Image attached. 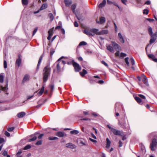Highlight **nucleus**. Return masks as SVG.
<instances>
[{"instance_id": "774afa93", "label": "nucleus", "mask_w": 157, "mask_h": 157, "mask_svg": "<svg viewBox=\"0 0 157 157\" xmlns=\"http://www.w3.org/2000/svg\"><path fill=\"white\" fill-rule=\"evenodd\" d=\"M4 141V140L3 138H0V144L2 143Z\"/></svg>"}, {"instance_id": "4d7b16f0", "label": "nucleus", "mask_w": 157, "mask_h": 157, "mask_svg": "<svg viewBox=\"0 0 157 157\" xmlns=\"http://www.w3.org/2000/svg\"><path fill=\"white\" fill-rule=\"evenodd\" d=\"M37 30V28H35L34 29V30L33 31V36L36 33V32Z\"/></svg>"}, {"instance_id": "6ab92c4d", "label": "nucleus", "mask_w": 157, "mask_h": 157, "mask_svg": "<svg viewBox=\"0 0 157 157\" xmlns=\"http://www.w3.org/2000/svg\"><path fill=\"white\" fill-rule=\"evenodd\" d=\"M29 75L27 74L25 75L23 79V82H24L28 81L29 80Z\"/></svg>"}, {"instance_id": "aec40b11", "label": "nucleus", "mask_w": 157, "mask_h": 157, "mask_svg": "<svg viewBox=\"0 0 157 157\" xmlns=\"http://www.w3.org/2000/svg\"><path fill=\"white\" fill-rule=\"evenodd\" d=\"M106 3V1L105 0H103L102 2L100 3L98 6V7L100 8H102L105 6Z\"/></svg>"}, {"instance_id": "37998d69", "label": "nucleus", "mask_w": 157, "mask_h": 157, "mask_svg": "<svg viewBox=\"0 0 157 157\" xmlns=\"http://www.w3.org/2000/svg\"><path fill=\"white\" fill-rule=\"evenodd\" d=\"M148 56L149 58L152 59L153 60L155 57V56L153 54L148 55Z\"/></svg>"}, {"instance_id": "0e129e2a", "label": "nucleus", "mask_w": 157, "mask_h": 157, "mask_svg": "<svg viewBox=\"0 0 157 157\" xmlns=\"http://www.w3.org/2000/svg\"><path fill=\"white\" fill-rule=\"evenodd\" d=\"M155 40H156L151 38L150 40V44H152V43L155 42Z\"/></svg>"}, {"instance_id": "69168bd1", "label": "nucleus", "mask_w": 157, "mask_h": 157, "mask_svg": "<svg viewBox=\"0 0 157 157\" xmlns=\"http://www.w3.org/2000/svg\"><path fill=\"white\" fill-rule=\"evenodd\" d=\"M119 147H121L122 146V142L120 140L119 141Z\"/></svg>"}, {"instance_id": "6e6d98bb", "label": "nucleus", "mask_w": 157, "mask_h": 157, "mask_svg": "<svg viewBox=\"0 0 157 157\" xmlns=\"http://www.w3.org/2000/svg\"><path fill=\"white\" fill-rule=\"evenodd\" d=\"M138 96L142 99H145V97L142 94H139Z\"/></svg>"}, {"instance_id": "cd10ccee", "label": "nucleus", "mask_w": 157, "mask_h": 157, "mask_svg": "<svg viewBox=\"0 0 157 157\" xmlns=\"http://www.w3.org/2000/svg\"><path fill=\"white\" fill-rule=\"evenodd\" d=\"M76 6L75 4H73L71 6V10L73 11V12L76 14V13L75 12V9L76 8Z\"/></svg>"}, {"instance_id": "8fccbe9b", "label": "nucleus", "mask_w": 157, "mask_h": 157, "mask_svg": "<svg viewBox=\"0 0 157 157\" xmlns=\"http://www.w3.org/2000/svg\"><path fill=\"white\" fill-rule=\"evenodd\" d=\"M130 61L132 65H134L135 64V61L132 58L130 59Z\"/></svg>"}, {"instance_id": "de8ad7c7", "label": "nucleus", "mask_w": 157, "mask_h": 157, "mask_svg": "<svg viewBox=\"0 0 157 157\" xmlns=\"http://www.w3.org/2000/svg\"><path fill=\"white\" fill-rule=\"evenodd\" d=\"M55 51L54 49H52L50 50V56H52V55L53 54Z\"/></svg>"}, {"instance_id": "b1692460", "label": "nucleus", "mask_w": 157, "mask_h": 157, "mask_svg": "<svg viewBox=\"0 0 157 157\" xmlns=\"http://www.w3.org/2000/svg\"><path fill=\"white\" fill-rule=\"evenodd\" d=\"M106 140L107 142V144L106 145V147L107 148H108L110 146L111 142L109 139L108 138H107L106 139Z\"/></svg>"}, {"instance_id": "5701e85b", "label": "nucleus", "mask_w": 157, "mask_h": 157, "mask_svg": "<svg viewBox=\"0 0 157 157\" xmlns=\"http://www.w3.org/2000/svg\"><path fill=\"white\" fill-rule=\"evenodd\" d=\"M48 7L47 4L46 3L43 4L40 8V10H42Z\"/></svg>"}, {"instance_id": "c9c22d12", "label": "nucleus", "mask_w": 157, "mask_h": 157, "mask_svg": "<svg viewBox=\"0 0 157 157\" xmlns=\"http://www.w3.org/2000/svg\"><path fill=\"white\" fill-rule=\"evenodd\" d=\"M22 2L23 5H26L28 4V0H22Z\"/></svg>"}, {"instance_id": "5fc2aeb1", "label": "nucleus", "mask_w": 157, "mask_h": 157, "mask_svg": "<svg viewBox=\"0 0 157 157\" xmlns=\"http://www.w3.org/2000/svg\"><path fill=\"white\" fill-rule=\"evenodd\" d=\"M83 32L84 33H85L87 35H88V30L85 29L83 30Z\"/></svg>"}, {"instance_id": "9d476101", "label": "nucleus", "mask_w": 157, "mask_h": 157, "mask_svg": "<svg viewBox=\"0 0 157 157\" xmlns=\"http://www.w3.org/2000/svg\"><path fill=\"white\" fill-rule=\"evenodd\" d=\"M56 135L59 137L66 136L67 134L64 132L59 131L56 133Z\"/></svg>"}, {"instance_id": "c756f323", "label": "nucleus", "mask_w": 157, "mask_h": 157, "mask_svg": "<svg viewBox=\"0 0 157 157\" xmlns=\"http://www.w3.org/2000/svg\"><path fill=\"white\" fill-rule=\"evenodd\" d=\"M44 86H42V88L40 90L38 93V94H39L40 95H41L43 93H44Z\"/></svg>"}, {"instance_id": "f3484780", "label": "nucleus", "mask_w": 157, "mask_h": 157, "mask_svg": "<svg viewBox=\"0 0 157 157\" xmlns=\"http://www.w3.org/2000/svg\"><path fill=\"white\" fill-rule=\"evenodd\" d=\"M21 59L20 56H18V58L16 60V64L17 65L18 67H19L21 63Z\"/></svg>"}, {"instance_id": "bb28decb", "label": "nucleus", "mask_w": 157, "mask_h": 157, "mask_svg": "<svg viewBox=\"0 0 157 157\" xmlns=\"http://www.w3.org/2000/svg\"><path fill=\"white\" fill-rule=\"evenodd\" d=\"M87 44V43L86 42L84 41H82L79 43V45L77 47V48H78L79 46H81L85 45Z\"/></svg>"}, {"instance_id": "f257e3e1", "label": "nucleus", "mask_w": 157, "mask_h": 157, "mask_svg": "<svg viewBox=\"0 0 157 157\" xmlns=\"http://www.w3.org/2000/svg\"><path fill=\"white\" fill-rule=\"evenodd\" d=\"M43 74V79L44 82H46L48 79V77L50 75L51 72V68L49 66L45 67L44 69Z\"/></svg>"}, {"instance_id": "ddd939ff", "label": "nucleus", "mask_w": 157, "mask_h": 157, "mask_svg": "<svg viewBox=\"0 0 157 157\" xmlns=\"http://www.w3.org/2000/svg\"><path fill=\"white\" fill-rule=\"evenodd\" d=\"M118 37L119 41L122 43H124V39L120 33H119L118 34Z\"/></svg>"}, {"instance_id": "dca6fc26", "label": "nucleus", "mask_w": 157, "mask_h": 157, "mask_svg": "<svg viewBox=\"0 0 157 157\" xmlns=\"http://www.w3.org/2000/svg\"><path fill=\"white\" fill-rule=\"evenodd\" d=\"M43 55H42L40 57L39 61L38 62V63L37 64V66L36 67V70L37 71L39 69V66L40 65V64L41 63V61L42 60L43 57Z\"/></svg>"}, {"instance_id": "412c9836", "label": "nucleus", "mask_w": 157, "mask_h": 157, "mask_svg": "<svg viewBox=\"0 0 157 157\" xmlns=\"http://www.w3.org/2000/svg\"><path fill=\"white\" fill-rule=\"evenodd\" d=\"M105 17H101L100 18V21H97V22L98 23H100V24H102L103 23L105 22Z\"/></svg>"}, {"instance_id": "f8f14e48", "label": "nucleus", "mask_w": 157, "mask_h": 157, "mask_svg": "<svg viewBox=\"0 0 157 157\" xmlns=\"http://www.w3.org/2000/svg\"><path fill=\"white\" fill-rule=\"evenodd\" d=\"M106 46L107 49L110 52L112 53H113L114 52V47L112 45V46L110 45L106 44Z\"/></svg>"}, {"instance_id": "4be33fe9", "label": "nucleus", "mask_w": 157, "mask_h": 157, "mask_svg": "<svg viewBox=\"0 0 157 157\" xmlns=\"http://www.w3.org/2000/svg\"><path fill=\"white\" fill-rule=\"evenodd\" d=\"M22 149H20L16 154V157H22V156L21 155L22 153Z\"/></svg>"}, {"instance_id": "a18cd8bd", "label": "nucleus", "mask_w": 157, "mask_h": 157, "mask_svg": "<svg viewBox=\"0 0 157 157\" xmlns=\"http://www.w3.org/2000/svg\"><path fill=\"white\" fill-rule=\"evenodd\" d=\"M14 127L8 128L7 129V130L9 132H12L14 129Z\"/></svg>"}, {"instance_id": "9b49d317", "label": "nucleus", "mask_w": 157, "mask_h": 157, "mask_svg": "<svg viewBox=\"0 0 157 157\" xmlns=\"http://www.w3.org/2000/svg\"><path fill=\"white\" fill-rule=\"evenodd\" d=\"M66 147H67L71 149H74L76 147V146L72 143H69L66 144Z\"/></svg>"}, {"instance_id": "6e6552de", "label": "nucleus", "mask_w": 157, "mask_h": 157, "mask_svg": "<svg viewBox=\"0 0 157 157\" xmlns=\"http://www.w3.org/2000/svg\"><path fill=\"white\" fill-rule=\"evenodd\" d=\"M111 131L116 135L121 136L123 134V132L120 130H118L114 128H112Z\"/></svg>"}, {"instance_id": "c85d7f7f", "label": "nucleus", "mask_w": 157, "mask_h": 157, "mask_svg": "<svg viewBox=\"0 0 157 157\" xmlns=\"http://www.w3.org/2000/svg\"><path fill=\"white\" fill-rule=\"evenodd\" d=\"M48 16L51 19L50 21H52L54 19V16L53 14L52 13H49L48 14Z\"/></svg>"}, {"instance_id": "7c9ffc66", "label": "nucleus", "mask_w": 157, "mask_h": 157, "mask_svg": "<svg viewBox=\"0 0 157 157\" xmlns=\"http://www.w3.org/2000/svg\"><path fill=\"white\" fill-rule=\"evenodd\" d=\"M148 30L149 33L150 35H151L152 34V29L151 27L148 26Z\"/></svg>"}, {"instance_id": "864d4df0", "label": "nucleus", "mask_w": 157, "mask_h": 157, "mask_svg": "<svg viewBox=\"0 0 157 157\" xmlns=\"http://www.w3.org/2000/svg\"><path fill=\"white\" fill-rule=\"evenodd\" d=\"M5 134L7 137H9L10 136V133L6 131L5 132Z\"/></svg>"}, {"instance_id": "2f4dec72", "label": "nucleus", "mask_w": 157, "mask_h": 157, "mask_svg": "<svg viewBox=\"0 0 157 157\" xmlns=\"http://www.w3.org/2000/svg\"><path fill=\"white\" fill-rule=\"evenodd\" d=\"M135 99L136 101L139 104H140L142 101L141 100L140 98L138 97H136L135 98Z\"/></svg>"}, {"instance_id": "20e7f679", "label": "nucleus", "mask_w": 157, "mask_h": 157, "mask_svg": "<svg viewBox=\"0 0 157 157\" xmlns=\"http://www.w3.org/2000/svg\"><path fill=\"white\" fill-rule=\"evenodd\" d=\"M157 146V140L155 139H154L152 140V142L150 144V147L151 150L152 151H154Z\"/></svg>"}, {"instance_id": "4c0bfd02", "label": "nucleus", "mask_w": 157, "mask_h": 157, "mask_svg": "<svg viewBox=\"0 0 157 157\" xmlns=\"http://www.w3.org/2000/svg\"><path fill=\"white\" fill-rule=\"evenodd\" d=\"M129 59V58L128 57H126L125 59V61L127 64V67H128L129 66V63L128 62V60Z\"/></svg>"}, {"instance_id": "4468645a", "label": "nucleus", "mask_w": 157, "mask_h": 157, "mask_svg": "<svg viewBox=\"0 0 157 157\" xmlns=\"http://www.w3.org/2000/svg\"><path fill=\"white\" fill-rule=\"evenodd\" d=\"M63 2L67 7H69L72 3L71 0H64Z\"/></svg>"}, {"instance_id": "338daca9", "label": "nucleus", "mask_w": 157, "mask_h": 157, "mask_svg": "<svg viewBox=\"0 0 157 157\" xmlns=\"http://www.w3.org/2000/svg\"><path fill=\"white\" fill-rule=\"evenodd\" d=\"M74 26L76 27H78V24L76 21H75L74 23Z\"/></svg>"}, {"instance_id": "c03bdc74", "label": "nucleus", "mask_w": 157, "mask_h": 157, "mask_svg": "<svg viewBox=\"0 0 157 157\" xmlns=\"http://www.w3.org/2000/svg\"><path fill=\"white\" fill-rule=\"evenodd\" d=\"M31 147V146L30 145H27L24 148V150H27V149L30 148Z\"/></svg>"}, {"instance_id": "72a5a7b5", "label": "nucleus", "mask_w": 157, "mask_h": 157, "mask_svg": "<svg viewBox=\"0 0 157 157\" xmlns=\"http://www.w3.org/2000/svg\"><path fill=\"white\" fill-rule=\"evenodd\" d=\"M53 29H50L48 31V36H52V33L53 31Z\"/></svg>"}, {"instance_id": "49530a36", "label": "nucleus", "mask_w": 157, "mask_h": 157, "mask_svg": "<svg viewBox=\"0 0 157 157\" xmlns=\"http://www.w3.org/2000/svg\"><path fill=\"white\" fill-rule=\"evenodd\" d=\"M148 10L147 9H145L144 10L143 13L144 14H147L148 13Z\"/></svg>"}, {"instance_id": "79ce46f5", "label": "nucleus", "mask_w": 157, "mask_h": 157, "mask_svg": "<svg viewBox=\"0 0 157 157\" xmlns=\"http://www.w3.org/2000/svg\"><path fill=\"white\" fill-rule=\"evenodd\" d=\"M56 68L57 71L58 72H59L60 70V67L59 66V63H58L57 64Z\"/></svg>"}, {"instance_id": "f704fd0d", "label": "nucleus", "mask_w": 157, "mask_h": 157, "mask_svg": "<svg viewBox=\"0 0 157 157\" xmlns=\"http://www.w3.org/2000/svg\"><path fill=\"white\" fill-rule=\"evenodd\" d=\"M3 82V74H0V82L2 83Z\"/></svg>"}, {"instance_id": "a211bd4d", "label": "nucleus", "mask_w": 157, "mask_h": 157, "mask_svg": "<svg viewBox=\"0 0 157 157\" xmlns=\"http://www.w3.org/2000/svg\"><path fill=\"white\" fill-rule=\"evenodd\" d=\"M25 115V113L24 112H21L20 113H18L17 114V117L19 118H21L24 117Z\"/></svg>"}, {"instance_id": "ea45409f", "label": "nucleus", "mask_w": 157, "mask_h": 157, "mask_svg": "<svg viewBox=\"0 0 157 157\" xmlns=\"http://www.w3.org/2000/svg\"><path fill=\"white\" fill-rule=\"evenodd\" d=\"M42 140H41L38 141L36 143L35 145H39L42 144Z\"/></svg>"}, {"instance_id": "58836bf2", "label": "nucleus", "mask_w": 157, "mask_h": 157, "mask_svg": "<svg viewBox=\"0 0 157 157\" xmlns=\"http://www.w3.org/2000/svg\"><path fill=\"white\" fill-rule=\"evenodd\" d=\"M129 59V58L128 57H126L125 59V61L127 64V67H128L129 66V63L128 62V60Z\"/></svg>"}, {"instance_id": "3c124183", "label": "nucleus", "mask_w": 157, "mask_h": 157, "mask_svg": "<svg viewBox=\"0 0 157 157\" xmlns=\"http://www.w3.org/2000/svg\"><path fill=\"white\" fill-rule=\"evenodd\" d=\"M4 67L5 68H6L7 67V62L5 60L4 61Z\"/></svg>"}, {"instance_id": "2eb2a0df", "label": "nucleus", "mask_w": 157, "mask_h": 157, "mask_svg": "<svg viewBox=\"0 0 157 157\" xmlns=\"http://www.w3.org/2000/svg\"><path fill=\"white\" fill-rule=\"evenodd\" d=\"M118 124L121 126L122 128H126V125L125 120H124L123 123L119 121Z\"/></svg>"}, {"instance_id": "393cba45", "label": "nucleus", "mask_w": 157, "mask_h": 157, "mask_svg": "<svg viewBox=\"0 0 157 157\" xmlns=\"http://www.w3.org/2000/svg\"><path fill=\"white\" fill-rule=\"evenodd\" d=\"M87 73V72L86 70L85 69H83L82 70V72H80V74L83 77L84 76V75Z\"/></svg>"}, {"instance_id": "052dcab7", "label": "nucleus", "mask_w": 157, "mask_h": 157, "mask_svg": "<svg viewBox=\"0 0 157 157\" xmlns=\"http://www.w3.org/2000/svg\"><path fill=\"white\" fill-rule=\"evenodd\" d=\"M50 87L51 89L52 90H53L54 88V85L53 84H51L50 86Z\"/></svg>"}, {"instance_id": "e2e57ef3", "label": "nucleus", "mask_w": 157, "mask_h": 157, "mask_svg": "<svg viewBox=\"0 0 157 157\" xmlns=\"http://www.w3.org/2000/svg\"><path fill=\"white\" fill-rule=\"evenodd\" d=\"M7 151H5L3 153H2V155H3L4 156H6V155H7Z\"/></svg>"}, {"instance_id": "bf43d9fd", "label": "nucleus", "mask_w": 157, "mask_h": 157, "mask_svg": "<svg viewBox=\"0 0 157 157\" xmlns=\"http://www.w3.org/2000/svg\"><path fill=\"white\" fill-rule=\"evenodd\" d=\"M89 140H90L92 142H93L94 143H96L97 142V140H93L92 138H89Z\"/></svg>"}, {"instance_id": "680f3d73", "label": "nucleus", "mask_w": 157, "mask_h": 157, "mask_svg": "<svg viewBox=\"0 0 157 157\" xmlns=\"http://www.w3.org/2000/svg\"><path fill=\"white\" fill-rule=\"evenodd\" d=\"M101 62L102 63L104 64L105 66L107 67L108 66V64L106 63H105L104 61H102Z\"/></svg>"}, {"instance_id": "a878e982", "label": "nucleus", "mask_w": 157, "mask_h": 157, "mask_svg": "<svg viewBox=\"0 0 157 157\" xmlns=\"http://www.w3.org/2000/svg\"><path fill=\"white\" fill-rule=\"evenodd\" d=\"M108 33V30H102L100 32V35L105 34H107Z\"/></svg>"}, {"instance_id": "603ef678", "label": "nucleus", "mask_w": 157, "mask_h": 157, "mask_svg": "<svg viewBox=\"0 0 157 157\" xmlns=\"http://www.w3.org/2000/svg\"><path fill=\"white\" fill-rule=\"evenodd\" d=\"M116 6H117V7H118V8L120 10V7L119 6L117 5V4L115 2H113L112 4Z\"/></svg>"}, {"instance_id": "7ed1b4c3", "label": "nucleus", "mask_w": 157, "mask_h": 157, "mask_svg": "<svg viewBox=\"0 0 157 157\" xmlns=\"http://www.w3.org/2000/svg\"><path fill=\"white\" fill-rule=\"evenodd\" d=\"M95 35H100V32L98 31V29H93L89 30V36L92 35L94 36Z\"/></svg>"}, {"instance_id": "473e14b6", "label": "nucleus", "mask_w": 157, "mask_h": 157, "mask_svg": "<svg viewBox=\"0 0 157 157\" xmlns=\"http://www.w3.org/2000/svg\"><path fill=\"white\" fill-rule=\"evenodd\" d=\"M79 133V132L77 130H74L70 132V133L71 134H77Z\"/></svg>"}, {"instance_id": "423d86ee", "label": "nucleus", "mask_w": 157, "mask_h": 157, "mask_svg": "<svg viewBox=\"0 0 157 157\" xmlns=\"http://www.w3.org/2000/svg\"><path fill=\"white\" fill-rule=\"evenodd\" d=\"M88 114V112L87 111H83V114L81 115L80 114H79L78 115V117L80 118H82L81 119V120L82 121H87L88 120V118H84L85 116L87 115Z\"/></svg>"}, {"instance_id": "13d9d810", "label": "nucleus", "mask_w": 157, "mask_h": 157, "mask_svg": "<svg viewBox=\"0 0 157 157\" xmlns=\"http://www.w3.org/2000/svg\"><path fill=\"white\" fill-rule=\"evenodd\" d=\"M44 135V134H41L38 136V138L39 139H41Z\"/></svg>"}, {"instance_id": "1a4fd4ad", "label": "nucleus", "mask_w": 157, "mask_h": 157, "mask_svg": "<svg viewBox=\"0 0 157 157\" xmlns=\"http://www.w3.org/2000/svg\"><path fill=\"white\" fill-rule=\"evenodd\" d=\"M141 77L142 78V80L144 84L146 86H149V84H148L147 81V78L146 76L144 75L143 74L141 75Z\"/></svg>"}, {"instance_id": "a19ab883", "label": "nucleus", "mask_w": 157, "mask_h": 157, "mask_svg": "<svg viewBox=\"0 0 157 157\" xmlns=\"http://www.w3.org/2000/svg\"><path fill=\"white\" fill-rule=\"evenodd\" d=\"M58 138L56 137H48V139L50 140H56L58 139Z\"/></svg>"}, {"instance_id": "e433bc0d", "label": "nucleus", "mask_w": 157, "mask_h": 157, "mask_svg": "<svg viewBox=\"0 0 157 157\" xmlns=\"http://www.w3.org/2000/svg\"><path fill=\"white\" fill-rule=\"evenodd\" d=\"M156 33L153 34H152L150 36H151V38L156 40L157 38V34Z\"/></svg>"}, {"instance_id": "39448f33", "label": "nucleus", "mask_w": 157, "mask_h": 157, "mask_svg": "<svg viewBox=\"0 0 157 157\" xmlns=\"http://www.w3.org/2000/svg\"><path fill=\"white\" fill-rule=\"evenodd\" d=\"M72 63L75 72H78L81 70V67L78 63L75 62L74 60L72 61Z\"/></svg>"}, {"instance_id": "0eeeda50", "label": "nucleus", "mask_w": 157, "mask_h": 157, "mask_svg": "<svg viewBox=\"0 0 157 157\" xmlns=\"http://www.w3.org/2000/svg\"><path fill=\"white\" fill-rule=\"evenodd\" d=\"M39 133L37 132H36L33 134L31 135L30 137H33V138L29 139L28 140V142H30L35 140L37 139V137L38 135L39 134Z\"/></svg>"}, {"instance_id": "09e8293b", "label": "nucleus", "mask_w": 157, "mask_h": 157, "mask_svg": "<svg viewBox=\"0 0 157 157\" xmlns=\"http://www.w3.org/2000/svg\"><path fill=\"white\" fill-rule=\"evenodd\" d=\"M127 55L124 53L121 52L120 54V57H124L126 56Z\"/></svg>"}, {"instance_id": "f03ea898", "label": "nucleus", "mask_w": 157, "mask_h": 157, "mask_svg": "<svg viewBox=\"0 0 157 157\" xmlns=\"http://www.w3.org/2000/svg\"><path fill=\"white\" fill-rule=\"evenodd\" d=\"M112 45L114 47V49L117 51V52L115 53V55L116 56H120V52L119 51L121 50V47L114 41H111Z\"/></svg>"}]
</instances>
